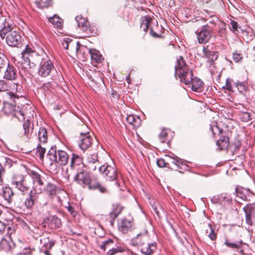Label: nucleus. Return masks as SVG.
I'll use <instances>...</instances> for the list:
<instances>
[{
    "instance_id": "1",
    "label": "nucleus",
    "mask_w": 255,
    "mask_h": 255,
    "mask_svg": "<svg viewBox=\"0 0 255 255\" xmlns=\"http://www.w3.org/2000/svg\"><path fill=\"white\" fill-rule=\"evenodd\" d=\"M69 169L72 171H77L74 177V181L85 188L92 182L90 173L86 170L83 162V158L78 154L72 153L69 165Z\"/></svg>"
},
{
    "instance_id": "2",
    "label": "nucleus",
    "mask_w": 255,
    "mask_h": 255,
    "mask_svg": "<svg viewBox=\"0 0 255 255\" xmlns=\"http://www.w3.org/2000/svg\"><path fill=\"white\" fill-rule=\"evenodd\" d=\"M178 75L180 81L185 85H189L194 78L192 70L186 65L182 56H180L177 59V64L175 66V76Z\"/></svg>"
},
{
    "instance_id": "3",
    "label": "nucleus",
    "mask_w": 255,
    "mask_h": 255,
    "mask_svg": "<svg viewBox=\"0 0 255 255\" xmlns=\"http://www.w3.org/2000/svg\"><path fill=\"white\" fill-rule=\"evenodd\" d=\"M37 73L39 76L42 78L50 76L53 80L58 79L59 81H61L63 80L61 73L56 71L53 63L50 59H42L39 64Z\"/></svg>"
},
{
    "instance_id": "4",
    "label": "nucleus",
    "mask_w": 255,
    "mask_h": 255,
    "mask_svg": "<svg viewBox=\"0 0 255 255\" xmlns=\"http://www.w3.org/2000/svg\"><path fill=\"white\" fill-rule=\"evenodd\" d=\"M0 37L3 40L5 38L6 42L11 47L21 46L22 37L19 30H13L11 25L5 29L0 30Z\"/></svg>"
},
{
    "instance_id": "5",
    "label": "nucleus",
    "mask_w": 255,
    "mask_h": 255,
    "mask_svg": "<svg viewBox=\"0 0 255 255\" xmlns=\"http://www.w3.org/2000/svg\"><path fill=\"white\" fill-rule=\"evenodd\" d=\"M46 156L50 160V165L57 164L64 166L67 164L70 155L63 150L57 149L55 145L52 146L48 150Z\"/></svg>"
},
{
    "instance_id": "6",
    "label": "nucleus",
    "mask_w": 255,
    "mask_h": 255,
    "mask_svg": "<svg viewBox=\"0 0 255 255\" xmlns=\"http://www.w3.org/2000/svg\"><path fill=\"white\" fill-rule=\"evenodd\" d=\"M22 68L27 70L31 68L30 63L34 64L40 58L39 54L36 52L31 45L27 44L21 52Z\"/></svg>"
},
{
    "instance_id": "7",
    "label": "nucleus",
    "mask_w": 255,
    "mask_h": 255,
    "mask_svg": "<svg viewBox=\"0 0 255 255\" xmlns=\"http://www.w3.org/2000/svg\"><path fill=\"white\" fill-rule=\"evenodd\" d=\"M99 171L107 180L114 181L117 179V171L114 167L105 163L99 166Z\"/></svg>"
},
{
    "instance_id": "8",
    "label": "nucleus",
    "mask_w": 255,
    "mask_h": 255,
    "mask_svg": "<svg viewBox=\"0 0 255 255\" xmlns=\"http://www.w3.org/2000/svg\"><path fill=\"white\" fill-rule=\"evenodd\" d=\"M214 32L212 27L208 25L203 26L200 30L196 32L199 43L205 44L213 36Z\"/></svg>"
},
{
    "instance_id": "9",
    "label": "nucleus",
    "mask_w": 255,
    "mask_h": 255,
    "mask_svg": "<svg viewBox=\"0 0 255 255\" xmlns=\"http://www.w3.org/2000/svg\"><path fill=\"white\" fill-rule=\"evenodd\" d=\"M1 112L5 115H11L17 118L19 121L24 120L25 118L23 114L21 111H16V105L13 104H3Z\"/></svg>"
},
{
    "instance_id": "10",
    "label": "nucleus",
    "mask_w": 255,
    "mask_h": 255,
    "mask_svg": "<svg viewBox=\"0 0 255 255\" xmlns=\"http://www.w3.org/2000/svg\"><path fill=\"white\" fill-rule=\"evenodd\" d=\"M144 31L150 30V35L154 38L161 37V35L158 34L154 31V28L157 26V22L156 20H153L149 16L144 15Z\"/></svg>"
},
{
    "instance_id": "11",
    "label": "nucleus",
    "mask_w": 255,
    "mask_h": 255,
    "mask_svg": "<svg viewBox=\"0 0 255 255\" xmlns=\"http://www.w3.org/2000/svg\"><path fill=\"white\" fill-rule=\"evenodd\" d=\"M93 140V138L89 132L85 133L81 132L79 143V147L84 151L87 150L91 146Z\"/></svg>"
},
{
    "instance_id": "12",
    "label": "nucleus",
    "mask_w": 255,
    "mask_h": 255,
    "mask_svg": "<svg viewBox=\"0 0 255 255\" xmlns=\"http://www.w3.org/2000/svg\"><path fill=\"white\" fill-rule=\"evenodd\" d=\"M235 192L236 196L244 201H251L255 195L249 189L240 186L236 188Z\"/></svg>"
},
{
    "instance_id": "13",
    "label": "nucleus",
    "mask_w": 255,
    "mask_h": 255,
    "mask_svg": "<svg viewBox=\"0 0 255 255\" xmlns=\"http://www.w3.org/2000/svg\"><path fill=\"white\" fill-rule=\"evenodd\" d=\"M246 214V222L249 225H252L253 222L255 219V205L247 204L243 208Z\"/></svg>"
},
{
    "instance_id": "14",
    "label": "nucleus",
    "mask_w": 255,
    "mask_h": 255,
    "mask_svg": "<svg viewBox=\"0 0 255 255\" xmlns=\"http://www.w3.org/2000/svg\"><path fill=\"white\" fill-rule=\"evenodd\" d=\"M37 190L33 187L28 192V196L25 198L24 201V206L27 209H31L34 205L35 202L38 198Z\"/></svg>"
},
{
    "instance_id": "15",
    "label": "nucleus",
    "mask_w": 255,
    "mask_h": 255,
    "mask_svg": "<svg viewBox=\"0 0 255 255\" xmlns=\"http://www.w3.org/2000/svg\"><path fill=\"white\" fill-rule=\"evenodd\" d=\"M0 195L3 197L5 204L9 205L12 203L14 193L11 188L7 186L3 187Z\"/></svg>"
},
{
    "instance_id": "16",
    "label": "nucleus",
    "mask_w": 255,
    "mask_h": 255,
    "mask_svg": "<svg viewBox=\"0 0 255 255\" xmlns=\"http://www.w3.org/2000/svg\"><path fill=\"white\" fill-rule=\"evenodd\" d=\"M45 223L51 229H57L62 226L61 219L56 216L49 215L45 219Z\"/></svg>"
},
{
    "instance_id": "17",
    "label": "nucleus",
    "mask_w": 255,
    "mask_h": 255,
    "mask_svg": "<svg viewBox=\"0 0 255 255\" xmlns=\"http://www.w3.org/2000/svg\"><path fill=\"white\" fill-rule=\"evenodd\" d=\"M6 69L4 72L3 78L7 80L12 81L16 79L18 76V72L15 67L9 62L6 65Z\"/></svg>"
},
{
    "instance_id": "18",
    "label": "nucleus",
    "mask_w": 255,
    "mask_h": 255,
    "mask_svg": "<svg viewBox=\"0 0 255 255\" xmlns=\"http://www.w3.org/2000/svg\"><path fill=\"white\" fill-rule=\"evenodd\" d=\"M40 243L42 245V251L46 255H50L49 251L52 248L55 243V241L49 237H43L41 239Z\"/></svg>"
},
{
    "instance_id": "19",
    "label": "nucleus",
    "mask_w": 255,
    "mask_h": 255,
    "mask_svg": "<svg viewBox=\"0 0 255 255\" xmlns=\"http://www.w3.org/2000/svg\"><path fill=\"white\" fill-rule=\"evenodd\" d=\"M2 96L3 104L16 105V101L19 99L18 96L12 92H3Z\"/></svg>"
},
{
    "instance_id": "20",
    "label": "nucleus",
    "mask_w": 255,
    "mask_h": 255,
    "mask_svg": "<svg viewBox=\"0 0 255 255\" xmlns=\"http://www.w3.org/2000/svg\"><path fill=\"white\" fill-rule=\"evenodd\" d=\"M75 20L77 23L78 26L86 33L90 32L91 34L93 33L91 31L90 24L88 21L86 20L84 17L81 16H77L75 17Z\"/></svg>"
},
{
    "instance_id": "21",
    "label": "nucleus",
    "mask_w": 255,
    "mask_h": 255,
    "mask_svg": "<svg viewBox=\"0 0 255 255\" xmlns=\"http://www.w3.org/2000/svg\"><path fill=\"white\" fill-rule=\"evenodd\" d=\"M37 191L38 194L44 192L52 197L55 195L56 194V186L55 185L50 182H48L45 186L43 188H41V187L39 188L37 190Z\"/></svg>"
},
{
    "instance_id": "22",
    "label": "nucleus",
    "mask_w": 255,
    "mask_h": 255,
    "mask_svg": "<svg viewBox=\"0 0 255 255\" xmlns=\"http://www.w3.org/2000/svg\"><path fill=\"white\" fill-rule=\"evenodd\" d=\"M28 174L31 177L34 183H37L39 186H42L44 185L45 178L42 176L40 174L35 171H30Z\"/></svg>"
},
{
    "instance_id": "23",
    "label": "nucleus",
    "mask_w": 255,
    "mask_h": 255,
    "mask_svg": "<svg viewBox=\"0 0 255 255\" xmlns=\"http://www.w3.org/2000/svg\"><path fill=\"white\" fill-rule=\"evenodd\" d=\"M90 190H98L103 194L108 193V190L106 187L99 182L92 181L88 186Z\"/></svg>"
},
{
    "instance_id": "24",
    "label": "nucleus",
    "mask_w": 255,
    "mask_h": 255,
    "mask_svg": "<svg viewBox=\"0 0 255 255\" xmlns=\"http://www.w3.org/2000/svg\"><path fill=\"white\" fill-rule=\"evenodd\" d=\"M203 57L208 58L212 62H214L218 59V53L210 50L208 49V47L203 46Z\"/></svg>"
},
{
    "instance_id": "25",
    "label": "nucleus",
    "mask_w": 255,
    "mask_h": 255,
    "mask_svg": "<svg viewBox=\"0 0 255 255\" xmlns=\"http://www.w3.org/2000/svg\"><path fill=\"white\" fill-rule=\"evenodd\" d=\"M14 163L15 162L8 157H0V167H2L5 171L6 169H9Z\"/></svg>"
},
{
    "instance_id": "26",
    "label": "nucleus",
    "mask_w": 255,
    "mask_h": 255,
    "mask_svg": "<svg viewBox=\"0 0 255 255\" xmlns=\"http://www.w3.org/2000/svg\"><path fill=\"white\" fill-rule=\"evenodd\" d=\"M126 121L129 124L133 125L134 127L138 128L141 125L142 121L138 116L129 115L126 118Z\"/></svg>"
},
{
    "instance_id": "27",
    "label": "nucleus",
    "mask_w": 255,
    "mask_h": 255,
    "mask_svg": "<svg viewBox=\"0 0 255 255\" xmlns=\"http://www.w3.org/2000/svg\"><path fill=\"white\" fill-rule=\"evenodd\" d=\"M253 116V112L252 110L243 109L240 111L239 114L240 120L243 122H248L251 121Z\"/></svg>"
},
{
    "instance_id": "28",
    "label": "nucleus",
    "mask_w": 255,
    "mask_h": 255,
    "mask_svg": "<svg viewBox=\"0 0 255 255\" xmlns=\"http://www.w3.org/2000/svg\"><path fill=\"white\" fill-rule=\"evenodd\" d=\"M132 226V223L127 219L123 220L119 226V230L125 234L129 231Z\"/></svg>"
},
{
    "instance_id": "29",
    "label": "nucleus",
    "mask_w": 255,
    "mask_h": 255,
    "mask_svg": "<svg viewBox=\"0 0 255 255\" xmlns=\"http://www.w3.org/2000/svg\"><path fill=\"white\" fill-rule=\"evenodd\" d=\"M64 41L66 44H69L70 45V47H71L74 48L76 45V50L77 53L78 54L79 52H81V48L82 46V45L80 43L79 41H76L75 40H74L69 38H65L64 39Z\"/></svg>"
},
{
    "instance_id": "30",
    "label": "nucleus",
    "mask_w": 255,
    "mask_h": 255,
    "mask_svg": "<svg viewBox=\"0 0 255 255\" xmlns=\"http://www.w3.org/2000/svg\"><path fill=\"white\" fill-rule=\"evenodd\" d=\"M143 235L141 233H139L137 235L136 237L133 238L131 240L132 244L134 246L137 247H141L140 250L142 253H143V248L142 246L143 244L142 241Z\"/></svg>"
},
{
    "instance_id": "31",
    "label": "nucleus",
    "mask_w": 255,
    "mask_h": 255,
    "mask_svg": "<svg viewBox=\"0 0 255 255\" xmlns=\"http://www.w3.org/2000/svg\"><path fill=\"white\" fill-rule=\"evenodd\" d=\"M89 52L91 55V58L93 62L95 61L96 63L101 62L103 59L102 55L100 54L99 51L95 49H91L89 50Z\"/></svg>"
},
{
    "instance_id": "32",
    "label": "nucleus",
    "mask_w": 255,
    "mask_h": 255,
    "mask_svg": "<svg viewBox=\"0 0 255 255\" xmlns=\"http://www.w3.org/2000/svg\"><path fill=\"white\" fill-rule=\"evenodd\" d=\"M38 137L40 143L47 142L48 139L47 129L44 127H40L38 133Z\"/></svg>"
},
{
    "instance_id": "33",
    "label": "nucleus",
    "mask_w": 255,
    "mask_h": 255,
    "mask_svg": "<svg viewBox=\"0 0 255 255\" xmlns=\"http://www.w3.org/2000/svg\"><path fill=\"white\" fill-rule=\"evenodd\" d=\"M203 82L201 79L196 77H194L191 82V89L195 92H198V90L202 86Z\"/></svg>"
},
{
    "instance_id": "34",
    "label": "nucleus",
    "mask_w": 255,
    "mask_h": 255,
    "mask_svg": "<svg viewBox=\"0 0 255 255\" xmlns=\"http://www.w3.org/2000/svg\"><path fill=\"white\" fill-rule=\"evenodd\" d=\"M13 243L10 240H7L2 238L0 242V250H3L5 252H8L11 249V244Z\"/></svg>"
},
{
    "instance_id": "35",
    "label": "nucleus",
    "mask_w": 255,
    "mask_h": 255,
    "mask_svg": "<svg viewBox=\"0 0 255 255\" xmlns=\"http://www.w3.org/2000/svg\"><path fill=\"white\" fill-rule=\"evenodd\" d=\"M172 163L176 165L178 168L183 169L186 171L189 170V166L185 163V161L181 158L177 157L174 159Z\"/></svg>"
},
{
    "instance_id": "36",
    "label": "nucleus",
    "mask_w": 255,
    "mask_h": 255,
    "mask_svg": "<svg viewBox=\"0 0 255 255\" xmlns=\"http://www.w3.org/2000/svg\"><path fill=\"white\" fill-rule=\"evenodd\" d=\"M209 229H206V234H208L209 239L212 241H215L217 239V234L215 232V226L211 224H208Z\"/></svg>"
},
{
    "instance_id": "37",
    "label": "nucleus",
    "mask_w": 255,
    "mask_h": 255,
    "mask_svg": "<svg viewBox=\"0 0 255 255\" xmlns=\"http://www.w3.org/2000/svg\"><path fill=\"white\" fill-rule=\"evenodd\" d=\"M216 144L220 150L228 149L229 146V140L228 137H224L222 139H218Z\"/></svg>"
},
{
    "instance_id": "38",
    "label": "nucleus",
    "mask_w": 255,
    "mask_h": 255,
    "mask_svg": "<svg viewBox=\"0 0 255 255\" xmlns=\"http://www.w3.org/2000/svg\"><path fill=\"white\" fill-rule=\"evenodd\" d=\"M224 244L228 248L239 250L242 248L243 242L241 240L235 243H231L228 239H226Z\"/></svg>"
},
{
    "instance_id": "39",
    "label": "nucleus",
    "mask_w": 255,
    "mask_h": 255,
    "mask_svg": "<svg viewBox=\"0 0 255 255\" xmlns=\"http://www.w3.org/2000/svg\"><path fill=\"white\" fill-rule=\"evenodd\" d=\"M207 23L205 25H208L209 27L212 28V30H215L216 22L218 21V17L215 15L210 16L205 20Z\"/></svg>"
},
{
    "instance_id": "40",
    "label": "nucleus",
    "mask_w": 255,
    "mask_h": 255,
    "mask_svg": "<svg viewBox=\"0 0 255 255\" xmlns=\"http://www.w3.org/2000/svg\"><path fill=\"white\" fill-rule=\"evenodd\" d=\"M61 18L56 14L48 18V21L52 23L55 26L58 28L62 27Z\"/></svg>"
},
{
    "instance_id": "41",
    "label": "nucleus",
    "mask_w": 255,
    "mask_h": 255,
    "mask_svg": "<svg viewBox=\"0 0 255 255\" xmlns=\"http://www.w3.org/2000/svg\"><path fill=\"white\" fill-rule=\"evenodd\" d=\"M157 244L155 242L147 243L146 251H144V255H151L156 250Z\"/></svg>"
},
{
    "instance_id": "42",
    "label": "nucleus",
    "mask_w": 255,
    "mask_h": 255,
    "mask_svg": "<svg viewBox=\"0 0 255 255\" xmlns=\"http://www.w3.org/2000/svg\"><path fill=\"white\" fill-rule=\"evenodd\" d=\"M31 123L29 120H27L23 124V128L24 129V135L26 137H29L30 129L31 128L32 131L33 129V124H32V127H31Z\"/></svg>"
},
{
    "instance_id": "43",
    "label": "nucleus",
    "mask_w": 255,
    "mask_h": 255,
    "mask_svg": "<svg viewBox=\"0 0 255 255\" xmlns=\"http://www.w3.org/2000/svg\"><path fill=\"white\" fill-rule=\"evenodd\" d=\"M15 188L23 193L30 191V187L26 183V179L19 183V184L17 185Z\"/></svg>"
},
{
    "instance_id": "44",
    "label": "nucleus",
    "mask_w": 255,
    "mask_h": 255,
    "mask_svg": "<svg viewBox=\"0 0 255 255\" xmlns=\"http://www.w3.org/2000/svg\"><path fill=\"white\" fill-rule=\"evenodd\" d=\"M26 179V177L20 174H15L12 179V184L16 187Z\"/></svg>"
},
{
    "instance_id": "45",
    "label": "nucleus",
    "mask_w": 255,
    "mask_h": 255,
    "mask_svg": "<svg viewBox=\"0 0 255 255\" xmlns=\"http://www.w3.org/2000/svg\"><path fill=\"white\" fill-rule=\"evenodd\" d=\"M6 20L7 18L6 16H3L2 13L0 12V30L5 29L10 25Z\"/></svg>"
},
{
    "instance_id": "46",
    "label": "nucleus",
    "mask_w": 255,
    "mask_h": 255,
    "mask_svg": "<svg viewBox=\"0 0 255 255\" xmlns=\"http://www.w3.org/2000/svg\"><path fill=\"white\" fill-rule=\"evenodd\" d=\"M220 198H221L222 204L224 205H229L232 203L231 197L227 193H223L220 194Z\"/></svg>"
},
{
    "instance_id": "47",
    "label": "nucleus",
    "mask_w": 255,
    "mask_h": 255,
    "mask_svg": "<svg viewBox=\"0 0 255 255\" xmlns=\"http://www.w3.org/2000/svg\"><path fill=\"white\" fill-rule=\"evenodd\" d=\"M159 139L161 143H165L169 141L168 138V132L166 129H163L159 134Z\"/></svg>"
},
{
    "instance_id": "48",
    "label": "nucleus",
    "mask_w": 255,
    "mask_h": 255,
    "mask_svg": "<svg viewBox=\"0 0 255 255\" xmlns=\"http://www.w3.org/2000/svg\"><path fill=\"white\" fill-rule=\"evenodd\" d=\"M52 5V1L51 0H40L38 4V7L40 8H47Z\"/></svg>"
},
{
    "instance_id": "49",
    "label": "nucleus",
    "mask_w": 255,
    "mask_h": 255,
    "mask_svg": "<svg viewBox=\"0 0 255 255\" xmlns=\"http://www.w3.org/2000/svg\"><path fill=\"white\" fill-rule=\"evenodd\" d=\"M8 59L3 53H0V71L8 64Z\"/></svg>"
},
{
    "instance_id": "50",
    "label": "nucleus",
    "mask_w": 255,
    "mask_h": 255,
    "mask_svg": "<svg viewBox=\"0 0 255 255\" xmlns=\"http://www.w3.org/2000/svg\"><path fill=\"white\" fill-rule=\"evenodd\" d=\"M125 251V249L124 247L119 246L116 248H113L112 249L110 250L108 253V255H114L115 254L118 253L123 252Z\"/></svg>"
},
{
    "instance_id": "51",
    "label": "nucleus",
    "mask_w": 255,
    "mask_h": 255,
    "mask_svg": "<svg viewBox=\"0 0 255 255\" xmlns=\"http://www.w3.org/2000/svg\"><path fill=\"white\" fill-rule=\"evenodd\" d=\"M88 164L95 163L98 164L99 163L98 157L96 154H91L87 157Z\"/></svg>"
},
{
    "instance_id": "52",
    "label": "nucleus",
    "mask_w": 255,
    "mask_h": 255,
    "mask_svg": "<svg viewBox=\"0 0 255 255\" xmlns=\"http://www.w3.org/2000/svg\"><path fill=\"white\" fill-rule=\"evenodd\" d=\"M37 152L39 153V158L41 160H43L44 155L46 152V149L42 147L40 144H38L36 147Z\"/></svg>"
},
{
    "instance_id": "53",
    "label": "nucleus",
    "mask_w": 255,
    "mask_h": 255,
    "mask_svg": "<svg viewBox=\"0 0 255 255\" xmlns=\"http://www.w3.org/2000/svg\"><path fill=\"white\" fill-rule=\"evenodd\" d=\"M114 241L111 239H108L101 243V245H100L101 250L105 251L107 247H108L110 245L112 244Z\"/></svg>"
},
{
    "instance_id": "54",
    "label": "nucleus",
    "mask_w": 255,
    "mask_h": 255,
    "mask_svg": "<svg viewBox=\"0 0 255 255\" xmlns=\"http://www.w3.org/2000/svg\"><path fill=\"white\" fill-rule=\"evenodd\" d=\"M122 208L121 207L117 206V208L113 210L112 212L110 213V216L112 218L115 219L121 213Z\"/></svg>"
},
{
    "instance_id": "55",
    "label": "nucleus",
    "mask_w": 255,
    "mask_h": 255,
    "mask_svg": "<svg viewBox=\"0 0 255 255\" xmlns=\"http://www.w3.org/2000/svg\"><path fill=\"white\" fill-rule=\"evenodd\" d=\"M233 58L235 62H239L243 59V55L238 51H236L233 54Z\"/></svg>"
},
{
    "instance_id": "56",
    "label": "nucleus",
    "mask_w": 255,
    "mask_h": 255,
    "mask_svg": "<svg viewBox=\"0 0 255 255\" xmlns=\"http://www.w3.org/2000/svg\"><path fill=\"white\" fill-rule=\"evenodd\" d=\"M233 80L230 78L226 79V85L223 87V89L227 90L229 91H232L233 88L232 86V81Z\"/></svg>"
},
{
    "instance_id": "57",
    "label": "nucleus",
    "mask_w": 255,
    "mask_h": 255,
    "mask_svg": "<svg viewBox=\"0 0 255 255\" xmlns=\"http://www.w3.org/2000/svg\"><path fill=\"white\" fill-rule=\"evenodd\" d=\"M148 203L152 207L153 211L158 215L159 212L157 210V207L155 205V201L154 199H151L149 197H148Z\"/></svg>"
},
{
    "instance_id": "58",
    "label": "nucleus",
    "mask_w": 255,
    "mask_h": 255,
    "mask_svg": "<svg viewBox=\"0 0 255 255\" xmlns=\"http://www.w3.org/2000/svg\"><path fill=\"white\" fill-rule=\"evenodd\" d=\"M210 130L212 131L213 135H215L217 133L220 134L223 131L222 129L217 125L211 126Z\"/></svg>"
},
{
    "instance_id": "59",
    "label": "nucleus",
    "mask_w": 255,
    "mask_h": 255,
    "mask_svg": "<svg viewBox=\"0 0 255 255\" xmlns=\"http://www.w3.org/2000/svg\"><path fill=\"white\" fill-rule=\"evenodd\" d=\"M234 84L240 92L242 93L245 91L246 87L243 82H237Z\"/></svg>"
},
{
    "instance_id": "60",
    "label": "nucleus",
    "mask_w": 255,
    "mask_h": 255,
    "mask_svg": "<svg viewBox=\"0 0 255 255\" xmlns=\"http://www.w3.org/2000/svg\"><path fill=\"white\" fill-rule=\"evenodd\" d=\"M230 25L231 26V29L234 33L239 32L238 29L240 28V27L237 22L234 20H231Z\"/></svg>"
},
{
    "instance_id": "61",
    "label": "nucleus",
    "mask_w": 255,
    "mask_h": 255,
    "mask_svg": "<svg viewBox=\"0 0 255 255\" xmlns=\"http://www.w3.org/2000/svg\"><path fill=\"white\" fill-rule=\"evenodd\" d=\"M68 204H69L68 206H66V208H67V210L70 213V214L73 217H75L77 214V212L75 210L74 208L73 207H72L71 205H70L69 203H68Z\"/></svg>"
},
{
    "instance_id": "62",
    "label": "nucleus",
    "mask_w": 255,
    "mask_h": 255,
    "mask_svg": "<svg viewBox=\"0 0 255 255\" xmlns=\"http://www.w3.org/2000/svg\"><path fill=\"white\" fill-rule=\"evenodd\" d=\"M211 201L212 203H213L214 204H216V203L222 204L221 198H220V194L216 195V196H214V197H213L211 199Z\"/></svg>"
},
{
    "instance_id": "63",
    "label": "nucleus",
    "mask_w": 255,
    "mask_h": 255,
    "mask_svg": "<svg viewBox=\"0 0 255 255\" xmlns=\"http://www.w3.org/2000/svg\"><path fill=\"white\" fill-rule=\"evenodd\" d=\"M52 87V84L50 82H48L46 83H44L41 87V89L43 90L44 91H48L50 90Z\"/></svg>"
},
{
    "instance_id": "64",
    "label": "nucleus",
    "mask_w": 255,
    "mask_h": 255,
    "mask_svg": "<svg viewBox=\"0 0 255 255\" xmlns=\"http://www.w3.org/2000/svg\"><path fill=\"white\" fill-rule=\"evenodd\" d=\"M136 134L137 137V140L139 141V142L142 145V141L143 139L141 136L142 134V130L141 128H138L136 130Z\"/></svg>"
}]
</instances>
